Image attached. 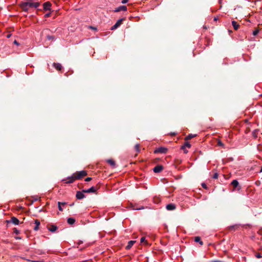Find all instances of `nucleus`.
Listing matches in <instances>:
<instances>
[{
    "mask_svg": "<svg viewBox=\"0 0 262 262\" xmlns=\"http://www.w3.org/2000/svg\"><path fill=\"white\" fill-rule=\"evenodd\" d=\"M87 175V172L85 170H81L80 171H77L73 174L67 178L69 180L66 181V179H63L62 181L64 182L67 184H70L73 183L76 180H79Z\"/></svg>",
    "mask_w": 262,
    "mask_h": 262,
    "instance_id": "obj_1",
    "label": "nucleus"
},
{
    "mask_svg": "<svg viewBox=\"0 0 262 262\" xmlns=\"http://www.w3.org/2000/svg\"><path fill=\"white\" fill-rule=\"evenodd\" d=\"M20 7L23 11L28 12L31 8H37L39 5V2H21Z\"/></svg>",
    "mask_w": 262,
    "mask_h": 262,
    "instance_id": "obj_2",
    "label": "nucleus"
},
{
    "mask_svg": "<svg viewBox=\"0 0 262 262\" xmlns=\"http://www.w3.org/2000/svg\"><path fill=\"white\" fill-rule=\"evenodd\" d=\"M123 20H124V18H123L118 19L117 20V21L116 23V24L113 26L112 27L111 30H115L117 28H118L122 24Z\"/></svg>",
    "mask_w": 262,
    "mask_h": 262,
    "instance_id": "obj_3",
    "label": "nucleus"
},
{
    "mask_svg": "<svg viewBox=\"0 0 262 262\" xmlns=\"http://www.w3.org/2000/svg\"><path fill=\"white\" fill-rule=\"evenodd\" d=\"M51 4L50 2H47L46 3H45L43 4V10L45 11H51Z\"/></svg>",
    "mask_w": 262,
    "mask_h": 262,
    "instance_id": "obj_4",
    "label": "nucleus"
},
{
    "mask_svg": "<svg viewBox=\"0 0 262 262\" xmlns=\"http://www.w3.org/2000/svg\"><path fill=\"white\" fill-rule=\"evenodd\" d=\"M127 7L125 6H120L117 8H116L114 10V12H118L120 11H127Z\"/></svg>",
    "mask_w": 262,
    "mask_h": 262,
    "instance_id": "obj_5",
    "label": "nucleus"
},
{
    "mask_svg": "<svg viewBox=\"0 0 262 262\" xmlns=\"http://www.w3.org/2000/svg\"><path fill=\"white\" fill-rule=\"evenodd\" d=\"M84 192L82 191H77V193H76V198L78 200H81L82 199H83L84 198H85V195L84 194Z\"/></svg>",
    "mask_w": 262,
    "mask_h": 262,
    "instance_id": "obj_6",
    "label": "nucleus"
},
{
    "mask_svg": "<svg viewBox=\"0 0 262 262\" xmlns=\"http://www.w3.org/2000/svg\"><path fill=\"white\" fill-rule=\"evenodd\" d=\"M7 222L8 223H12L13 224L17 225L19 224V221L16 217L13 216V217H11V220L7 221Z\"/></svg>",
    "mask_w": 262,
    "mask_h": 262,
    "instance_id": "obj_7",
    "label": "nucleus"
},
{
    "mask_svg": "<svg viewBox=\"0 0 262 262\" xmlns=\"http://www.w3.org/2000/svg\"><path fill=\"white\" fill-rule=\"evenodd\" d=\"M176 208V205L174 204H169L166 205V208L169 211L174 210Z\"/></svg>",
    "mask_w": 262,
    "mask_h": 262,
    "instance_id": "obj_8",
    "label": "nucleus"
},
{
    "mask_svg": "<svg viewBox=\"0 0 262 262\" xmlns=\"http://www.w3.org/2000/svg\"><path fill=\"white\" fill-rule=\"evenodd\" d=\"M96 191V189L94 186L91 187L89 189L83 190V192L85 193L95 192Z\"/></svg>",
    "mask_w": 262,
    "mask_h": 262,
    "instance_id": "obj_9",
    "label": "nucleus"
},
{
    "mask_svg": "<svg viewBox=\"0 0 262 262\" xmlns=\"http://www.w3.org/2000/svg\"><path fill=\"white\" fill-rule=\"evenodd\" d=\"M162 168L163 167L161 165H158L153 169V170L155 172H159L162 170Z\"/></svg>",
    "mask_w": 262,
    "mask_h": 262,
    "instance_id": "obj_10",
    "label": "nucleus"
},
{
    "mask_svg": "<svg viewBox=\"0 0 262 262\" xmlns=\"http://www.w3.org/2000/svg\"><path fill=\"white\" fill-rule=\"evenodd\" d=\"M53 67L58 71L61 70L62 68L61 64L59 63H54Z\"/></svg>",
    "mask_w": 262,
    "mask_h": 262,
    "instance_id": "obj_11",
    "label": "nucleus"
},
{
    "mask_svg": "<svg viewBox=\"0 0 262 262\" xmlns=\"http://www.w3.org/2000/svg\"><path fill=\"white\" fill-rule=\"evenodd\" d=\"M154 153H164V147H160L154 150Z\"/></svg>",
    "mask_w": 262,
    "mask_h": 262,
    "instance_id": "obj_12",
    "label": "nucleus"
},
{
    "mask_svg": "<svg viewBox=\"0 0 262 262\" xmlns=\"http://www.w3.org/2000/svg\"><path fill=\"white\" fill-rule=\"evenodd\" d=\"M57 229V226L54 225H52L50 227L48 228V230L52 232L56 231Z\"/></svg>",
    "mask_w": 262,
    "mask_h": 262,
    "instance_id": "obj_13",
    "label": "nucleus"
},
{
    "mask_svg": "<svg viewBox=\"0 0 262 262\" xmlns=\"http://www.w3.org/2000/svg\"><path fill=\"white\" fill-rule=\"evenodd\" d=\"M135 243V241H130L128 242L127 245L126 247V249H129L131 248V247L133 246L134 243Z\"/></svg>",
    "mask_w": 262,
    "mask_h": 262,
    "instance_id": "obj_14",
    "label": "nucleus"
},
{
    "mask_svg": "<svg viewBox=\"0 0 262 262\" xmlns=\"http://www.w3.org/2000/svg\"><path fill=\"white\" fill-rule=\"evenodd\" d=\"M194 241L195 242H198L201 245H203V242L201 240V237L199 236H195L194 237Z\"/></svg>",
    "mask_w": 262,
    "mask_h": 262,
    "instance_id": "obj_15",
    "label": "nucleus"
},
{
    "mask_svg": "<svg viewBox=\"0 0 262 262\" xmlns=\"http://www.w3.org/2000/svg\"><path fill=\"white\" fill-rule=\"evenodd\" d=\"M35 226L34 228V230L37 231L38 230L39 226L40 225V222L38 220H35Z\"/></svg>",
    "mask_w": 262,
    "mask_h": 262,
    "instance_id": "obj_16",
    "label": "nucleus"
},
{
    "mask_svg": "<svg viewBox=\"0 0 262 262\" xmlns=\"http://www.w3.org/2000/svg\"><path fill=\"white\" fill-rule=\"evenodd\" d=\"M231 185L233 186L234 188H235L238 186L239 183L236 180H234L232 181Z\"/></svg>",
    "mask_w": 262,
    "mask_h": 262,
    "instance_id": "obj_17",
    "label": "nucleus"
},
{
    "mask_svg": "<svg viewBox=\"0 0 262 262\" xmlns=\"http://www.w3.org/2000/svg\"><path fill=\"white\" fill-rule=\"evenodd\" d=\"M232 25L234 29L235 30H237L238 29L239 25L237 24V23L235 21H234V20L232 21Z\"/></svg>",
    "mask_w": 262,
    "mask_h": 262,
    "instance_id": "obj_18",
    "label": "nucleus"
},
{
    "mask_svg": "<svg viewBox=\"0 0 262 262\" xmlns=\"http://www.w3.org/2000/svg\"><path fill=\"white\" fill-rule=\"evenodd\" d=\"M67 221L68 224L70 225H73L75 222V219L72 217L68 218Z\"/></svg>",
    "mask_w": 262,
    "mask_h": 262,
    "instance_id": "obj_19",
    "label": "nucleus"
},
{
    "mask_svg": "<svg viewBox=\"0 0 262 262\" xmlns=\"http://www.w3.org/2000/svg\"><path fill=\"white\" fill-rule=\"evenodd\" d=\"M238 228V226L237 225L231 226L229 227L230 230H236Z\"/></svg>",
    "mask_w": 262,
    "mask_h": 262,
    "instance_id": "obj_20",
    "label": "nucleus"
},
{
    "mask_svg": "<svg viewBox=\"0 0 262 262\" xmlns=\"http://www.w3.org/2000/svg\"><path fill=\"white\" fill-rule=\"evenodd\" d=\"M233 161V159L232 158H228L226 159H224L223 162L224 163H228L231 162Z\"/></svg>",
    "mask_w": 262,
    "mask_h": 262,
    "instance_id": "obj_21",
    "label": "nucleus"
},
{
    "mask_svg": "<svg viewBox=\"0 0 262 262\" xmlns=\"http://www.w3.org/2000/svg\"><path fill=\"white\" fill-rule=\"evenodd\" d=\"M65 204H66V203H60V202L58 203V209L60 211H62V210H63L61 207V205H64Z\"/></svg>",
    "mask_w": 262,
    "mask_h": 262,
    "instance_id": "obj_22",
    "label": "nucleus"
},
{
    "mask_svg": "<svg viewBox=\"0 0 262 262\" xmlns=\"http://www.w3.org/2000/svg\"><path fill=\"white\" fill-rule=\"evenodd\" d=\"M190 146H191V145H190V144L189 143H188V142H186V143L184 144V146H182V148H183V149H185L186 147H187V148H190Z\"/></svg>",
    "mask_w": 262,
    "mask_h": 262,
    "instance_id": "obj_23",
    "label": "nucleus"
},
{
    "mask_svg": "<svg viewBox=\"0 0 262 262\" xmlns=\"http://www.w3.org/2000/svg\"><path fill=\"white\" fill-rule=\"evenodd\" d=\"M140 242L141 243H145V245H148V243L145 240V238L144 237H142L141 239H140Z\"/></svg>",
    "mask_w": 262,
    "mask_h": 262,
    "instance_id": "obj_24",
    "label": "nucleus"
},
{
    "mask_svg": "<svg viewBox=\"0 0 262 262\" xmlns=\"http://www.w3.org/2000/svg\"><path fill=\"white\" fill-rule=\"evenodd\" d=\"M195 135H192V134H190L189 135H188L186 137V140H189V139H191V138H192L193 137H195Z\"/></svg>",
    "mask_w": 262,
    "mask_h": 262,
    "instance_id": "obj_25",
    "label": "nucleus"
},
{
    "mask_svg": "<svg viewBox=\"0 0 262 262\" xmlns=\"http://www.w3.org/2000/svg\"><path fill=\"white\" fill-rule=\"evenodd\" d=\"M135 149H136V151L139 152V151H140V149H139V144H136L135 145Z\"/></svg>",
    "mask_w": 262,
    "mask_h": 262,
    "instance_id": "obj_26",
    "label": "nucleus"
},
{
    "mask_svg": "<svg viewBox=\"0 0 262 262\" xmlns=\"http://www.w3.org/2000/svg\"><path fill=\"white\" fill-rule=\"evenodd\" d=\"M259 33V30L258 29H256L255 30H254L253 32V35L255 36L258 33Z\"/></svg>",
    "mask_w": 262,
    "mask_h": 262,
    "instance_id": "obj_27",
    "label": "nucleus"
},
{
    "mask_svg": "<svg viewBox=\"0 0 262 262\" xmlns=\"http://www.w3.org/2000/svg\"><path fill=\"white\" fill-rule=\"evenodd\" d=\"M107 162L108 164H115V162L112 159H109L107 160Z\"/></svg>",
    "mask_w": 262,
    "mask_h": 262,
    "instance_id": "obj_28",
    "label": "nucleus"
},
{
    "mask_svg": "<svg viewBox=\"0 0 262 262\" xmlns=\"http://www.w3.org/2000/svg\"><path fill=\"white\" fill-rule=\"evenodd\" d=\"M217 145L221 146H224V144L220 140L217 141Z\"/></svg>",
    "mask_w": 262,
    "mask_h": 262,
    "instance_id": "obj_29",
    "label": "nucleus"
},
{
    "mask_svg": "<svg viewBox=\"0 0 262 262\" xmlns=\"http://www.w3.org/2000/svg\"><path fill=\"white\" fill-rule=\"evenodd\" d=\"M213 178L216 179L218 178V173L217 172H215L214 175L213 176Z\"/></svg>",
    "mask_w": 262,
    "mask_h": 262,
    "instance_id": "obj_30",
    "label": "nucleus"
},
{
    "mask_svg": "<svg viewBox=\"0 0 262 262\" xmlns=\"http://www.w3.org/2000/svg\"><path fill=\"white\" fill-rule=\"evenodd\" d=\"M24 2H37L35 1V0H26V1H24Z\"/></svg>",
    "mask_w": 262,
    "mask_h": 262,
    "instance_id": "obj_31",
    "label": "nucleus"
},
{
    "mask_svg": "<svg viewBox=\"0 0 262 262\" xmlns=\"http://www.w3.org/2000/svg\"><path fill=\"white\" fill-rule=\"evenodd\" d=\"M202 187H203L204 188H205V189H207V185H206L204 183H203L202 184Z\"/></svg>",
    "mask_w": 262,
    "mask_h": 262,
    "instance_id": "obj_32",
    "label": "nucleus"
},
{
    "mask_svg": "<svg viewBox=\"0 0 262 262\" xmlns=\"http://www.w3.org/2000/svg\"><path fill=\"white\" fill-rule=\"evenodd\" d=\"M50 15H51V12L48 13L45 15V17H46V18L50 16Z\"/></svg>",
    "mask_w": 262,
    "mask_h": 262,
    "instance_id": "obj_33",
    "label": "nucleus"
},
{
    "mask_svg": "<svg viewBox=\"0 0 262 262\" xmlns=\"http://www.w3.org/2000/svg\"><path fill=\"white\" fill-rule=\"evenodd\" d=\"M92 180V178L91 177H88L85 179V181L86 182H89Z\"/></svg>",
    "mask_w": 262,
    "mask_h": 262,
    "instance_id": "obj_34",
    "label": "nucleus"
},
{
    "mask_svg": "<svg viewBox=\"0 0 262 262\" xmlns=\"http://www.w3.org/2000/svg\"><path fill=\"white\" fill-rule=\"evenodd\" d=\"M256 257L257 258H261L262 256H261V254L260 253H257L256 255Z\"/></svg>",
    "mask_w": 262,
    "mask_h": 262,
    "instance_id": "obj_35",
    "label": "nucleus"
},
{
    "mask_svg": "<svg viewBox=\"0 0 262 262\" xmlns=\"http://www.w3.org/2000/svg\"><path fill=\"white\" fill-rule=\"evenodd\" d=\"M128 0H122L121 3L122 4H126L128 2Z\"/></svg>",
    "mask_w": 262,
    "mask_h": 262,
    "instance_id": "obj_36",
    "label": "nucleus"
},
{
    "mask_svg": "<svg viewBox=\"0 0 262 262\" xmlns=\"http://www.w3.org/2000/svg\"><path fill=\"white\" fill-rule=\"evenodd\" d=\"M13 43L14 44L16 45L17 46L19 45V43L16 40L14 41Z\"/></svg>",
    "mask_w": 262,
    "mask_h": 262,
    "instance_id": "obj_37",
    "label": "nucleus"
},
{
    "mask_svg": "<svg viewBox=\"0 0 262 262\" xmlns=\"http://www.w3.org/2000/svg\"><path fill=\"white\" fill-rule=\"evenodd\" d=\"M90 28H91L92 29L95 30H96L97 29L96 28L92 27V26L90 27Z\"/></svg>",
    "mask_w": 262,
    "mask_h": 262,
    "instance_id": "obj_38",
    "label": "nucleus"
},
{
    "mask_svg": "<svg viewBox=\"0 0 262 262\" xmlns=\"http://www.w3.org/2000/svg\"><path fill=\"white\" fill-rule=\"evenodd\" d=\"M255 183H256V185H259V184H260V182H259V181H256V182H255Z\"/></svg>",
    "mask_w": 262,
    "mask_h": 262,
    "instance_id": "obj_39",
    "label": "nucleus"
},
{
    "mask_svg": "<svg viewBox=\"0 0 262 262\" xmlns=\"http://www.w3.org/2000/svg\"><path fill=\"white\" fill-rule=\"evenodd\" d=\"M33 262H43V261L33 260Z\"/></svg>",
    "mask_w": 262,
    "mask_h": 262,
    "instance_id": "obj_40",
    "label": "nucleus"
},
{
    "mask_svg": "<svg viewBox=\"0 0 262 262\" xmlns=\"http://www.w3.org/2000/svg\"><path fill=\"white\" fill-rule=\"evenodd\" d=\"M113 168H115L116 167V165H115V164H113V165H111Z\"/></svg>",
    "mask_w": 262,
    "mask_h": 262,
    "instance_id": "obj_41",
    "label": "nucleus"
},
{
    "mask_svg": "<svg viewBox=\"0 0 262 262\" xmlns=\"http://www.w3.org/2000/svg\"><path fill=\"white\" fill-rule=\"evenodd\" d=\"M52 38H53L52 36H48V39H52Z\"/></svg>",
    "mask_w": 262,
    "mask_h": 262,
    "instance_id": "obj_42",
    "label": "nucleus"
},
{
    "mask_svg": "<svg viewBox=\"0 0 262 262\" xmlns=\"http://www.w3.org/2000/svg\"><path fill=\"white\" fill-rule=\"evenodd\" d=\"M143 207H142V208H137V209H135L136 210H141L142 209H143Z\"/></svg>",
    "mask_w": 262,
    "mask_h": 262,
    "instance_id": "obj_43",
    "label": "nucleus"
},
{
    "mask_svg": "<svg viewBox=\"0 0 262 262\" xmlns=\"http://www.w3.org/2000/svg\"><path fill=\"white\" fill-rule=\"evenodd\" d=\"M15 232L16 234L19 233V231H18V230H16L15 231Z\"/></svg>",
    "mask_w": 262,
    "mask_h": 262,
    "instance_id": "obj_44",
    "label": "nucleus"
},
{
    "mask_svg": "<svg viewBox=\"0 0 262 262\" xmlns=\"http://www.w3.org/2000/svg\"><path fill=\"white\" fill-rule=\"evenodd\" d=\"M154 202L155 203H158V202L157 201V200L156 199H154Z\"/></svg>",
    "mask_w": 262,
    "mask_h": 262,
    "instance_id": "obj_45",
    "label": "nucleus"
},
{
    "mask_svg": "<svg viewBox=\"0 0 262 262\" xmlns=\"http://www.w3.org/2000/svg\"><path fill=\"white\" fill-rule=\"evenodd\" d=\"M129 164H135V163L134 162H130Z\"/></svg>",
    "mask_w": 262,
    "mask_h": 262,
    "instance_id": "obj_46",
    "label": "nucleus"
},
{
    "mask_svg": "<svg viewBox=\"0 0 262 262\" xmlns=\"http://www.w3.org/2000/svg\"><path fill=\"white\" fill-rule=\"evenodd\" d=\"M184 149V152H185V153H187V152H188V151H187V150H185L184 149Z\"/></svg>",
    "mask_w": 262,
    "mask_h": 262,
    "instance_id": "obj_47",
    "label": "nucleus"
},
{
    "mask_svg": "<svg viewBox=\"0 0 262 262\" xmlns=\"http://www.w3.org/2000/svg\"><path fill=\"white\" fill-rule=\"evenodd\" d=\"M253 135H254L255 137H256V136H255V131H254V132L253 133Z\"/></svg>",
    "mask_w": 262,
    "mask_h": 262,
    "instance_id": "obj_48",
    "label": "nucleus"
},
{
    "mask_svg": "<svg viewBox=\"0 0 262 262\" xmlns=\"http://www.w3.org/2000/svg\"><path fill=\"white\" fill-rule=\"evenodd\" d=\"M10 36H11V35H10V34H9V35H7V37H8V38H9V37H10Z\"/></svg>",
    "mask_w": 262,
    "mask_h": 262,
    "instance_id": "obj_49",
    "label": "nucleus"
},
{
    "mask_svg": "<svg viewBox=\"0 0 262 262\" xmlns=\"http://www.w3.org/2000/svg\"><path fill=\"white\" fill-rule=\"evenodd\" d=\"M16 239H20V237H16Z\"/></svg>",
    "mask_w": 262,
    "mask_h": 262,
    "instance_id": "obj_50",
    "label": "nucleus"
},
{
    "mask_svg": "<svg viewBox=\"0 0 262 262\" xmlns=\"http://www.w3.org/2000/svg\"><path fill=\"white\" fill-rule=\"evenodd\" d=\"M262 172V166H261L260 170L259 171V172Z\"/></svg>",
    "mask_w": 262,
    "mask_h": 262,
    "instance_id": "obj_51",
    "label": "nucleus"
},
{
    "mask_svg": "<svg viewBox=\"0 0 262 262\" xmlns=\"http://www.w3.org/2000/svg\"><path fill=\"white\" fill-rule=\"evenodd\" d=\"M81 243H82V242H81V241L79 242L78 244L80 245Z\"/></svg>",
    "mask_w": 262,
    "mask_h": 262,
    "instance_id": "obj_52",
    "label": "nucleus"
},
{
    "mask_svg": "<svg viewBox=\"0 0 262 262\" xmlns=\"http://www.w3.org/2000/svg\"><path fill=\"white\" fill-rule=\"evenodd\" d=\"M213 262H221L220 261H214Z\"/></svg>",
    "mask_w": 262,
    "mask_h": 262,
    "instance_id": "obj_53",
    "label": "nucleus"
},
{
    "mask_svg": "<svg viewBox=\"0 0 262 262\" xmlns=\"http://www.w3.org/2000/svg\"><path fill=\"white\" fill-rule=\"evenodd\" d=\"M214 20H217V18L215 17V18H214Z\"/></svg>",
    "mask_w": 262,
    "mask_h": 262,
    "instance_id": "obj_54",
    "label": "nucleus"
},
{
    "mask_svg": "<svg viewBox=\"0 0 262 262\" xmlns=\"http://www.w3.org/2000/svg\"><path fill=\"white\" fill-rule=\"evenodd\" d=\"M164 150H165V151H166V149L165 148H164Z\"/></svg>",
    "mask_w": 262,
    "mask_h": 262,
    "instance_id": "obj_55",
    "label": "nucleus"
},
{
    "mask_svg": "<svg viewBox=\"0 0 262 262\" xmlns=\"http://www.w3.org/2000/svg\"><path fill=\"white\" fill-rule=\"evenodd\" d=\"M261 96L262 97V94L261 95Z\"/></svg>",
    "mask_w": 262,
    "mask_h": 262,
    "instance_id": "obj_56",
    "label": "nucleus"
}]
</instances>
